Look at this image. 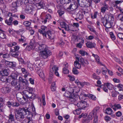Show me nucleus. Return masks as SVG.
Instances as JSON below:
<instances>
[{
  "instance_id": "f257e3e1",
  "label": "nucleus",
  "mask_w": 123,
  "mask_h": 123,
  "mask_svg": "<svg viewBox=\"0 0 123 123\" xmlns=\"http://www.w3.org/2000/svg\"><path fill=\"white\" fill-rule=\"evenodd\" d=\"M36 49L37 50H42L40 52L39 55L42 58L45 59L51 55L50 51L48 49L46 45L43 44L35 43Z\"/></svg>"
},
{
  "instance_id": "f03ea898",
  "label": "nucleus",
  "mask_w": 123,
  "mask_h": 123,
  "mask_svg": "<svg viewBox=\"0 0 123 123\" xmlns=\"http://www.w3.org/2000/svg\"><path fill=\"white\" fill-rule=\"evenodd\" d=\"M114 20V18L113 15L112 14H110L108 16V18L105 20V22L104 26L107 28H111Z\"/></svg>"
},
{
  "instance_id": "7ed1b4c3",
  "label": "nucleus",
  "mask_w": 123,
  "mask_h": 123,
  "mask_svg": "<svg viewBox=\"0 0 123 123\" xmlns=\"http://www.w3.org/2000/svg\"><path fill=\"white\" fill-rule=\"evenodd\" d=\"M25 108H21L20 110H18L17 113L16 114L15 117L17 120L18 121L22 120L24 118V115H25V112L23 110Z\"/></svg>"
},
{
  "instance_id": "20e7f679",
  "label": "nucleus",
  "mask_w": 123,
  "mask_h": 123,
  "mask_svg": "<svg viewBox=\"0 0 123 123\" xmlns=\"http://www.w3.org/2000/svg\"><path fill=\"white\" fill-rule=\"evenodd\" d=\"M19 49V47L18 45L10 48V52L11 56L14 57H17L20 53L18 51Z\"/></svg>"
},
{
  "instance_id": "39448f33",
  "label": "nucleus",
  "mask_w": 123,
  "mask_h": 123,
  "mask_svg": "<svg viewBox=\"0 0 123 123\" xmlns=\"http://www.w3.org/2000/svg\"><path fill=\"white\" fill-rule=\"evenodd\" d=\"M71 102H74V105H77L80 108H84L87 106V103L86 101L84 100H80L79 102L77 103V100H72Z\"/></svg>"
},
{
  "instance_id": "423d86ee",
  "label": "nucleus",
  "mask_w": 123,
  "mask_h": 123,
  "mask_svg": "<svg viewBox=\"0 0 123 123\" xmlns=\"http://www.w3.org/2000/svg\"><path fill=\"white\" fill-rule=\"evenodd\" d=\"M41 29L38 30V32L42 34L43 37L46 38L47 37L46 35L49 32L48 31L47 27L44 25H42L41 26Z\"/></svg>"
},
{
  "instance_id": "0eeeda50",
  "label": "nucleus",
  "mask_w": 123,
  "mask_h": 123,
  "mask_svg": "<svg viewBox=\"0 0 123 123\" xmlns=\"http://www.w3.org/2000/svg\"><path fill=\"white\" fill-rule=\"evenodd\" d=\"M50 72L52 74L54 73L58 77L59 76V74L57 71L58 70V68L55 65L53 66L50 65Z\"/></svg>"
},
{
  "instance_id": "6e6552de",
  "label": "nucleus",
  "mask_w": 123,
  "mask_h": 123,
  "mask_svg": "<svg viewBox=\"0 0 123 123\" xmlns=\"http://www.w3.org/2000/svg\"><path fill=\"white\" fill-rule=\"evenodd\" d=\"M64 95L66 97L69 98L70 99H74L75 100L77 99L76 98L77 96V94L75 95V94H74L72 92H70L68 91H66L64 94Z\"/></svg>"
},
{
  "instance_id": "1a4fd4ad",
  "label": "nucleus",
  "mask_w": 123,
  "mask_h": 123,
  "mask_svg": "<svg viewBox=\"0 0 123 123\" xmlns=\"http://www.w3.org/2000/svg\"><path fill=\"white\" fill-rule=\"evenodd\" d=\"M77 2L79 5L81 7H84L86 4L90 3L89 0H77Z\"/></svg>"
},
{
  "instance_id": "9d476101",
  "label": "nucleus",
  "mask_w": 123,
  "mask_h": 123,
  "mask_svg": "<svg viewBox=\"0 0 123 123\" xmlns=\"http://www.w3.org/2000/svg\"><path fill=\"white\" fill-rule=\"evenodd\" d=\"M11 84L12 86L14 87L15 88H16L17 89L19 90L21 89V87L20 85V83L18 81H17V80H12L11 82ZM22 88H21V89Z\"/></svg>"
},
{
  "instance_id": "9b49d317",
  "label": "nucleus",
  "mask_w": 123,
  "mask_h": 123,
  "mask_svg": "<svg viewBox=\"0 0 123 123\" xmlns=\"http://www.w3.org/2000/svg\"><path fill=\"white\" fill-rule=\"evenodd\" d=\"M23 110L25 112V115H27V118L29 119V120L32 121V118L33 117V113L31 112H30L28 110V109H23Z\"/></svg>"
},
{
  "instance_id": "f8f14e48",
  "label": "nucleus",
  "mask_w": 123,
  "mask_h": 123,
  "mask_svg": "<svg viewBox=\"0 0 123 123\" xmlns=\"http://www.w3.org/2000/svg\"><path fill=\"white\" fill-rule=\"evenodd\" d=\"M33 6L31 5H29L26 6L25 10V12L28 14H33Z\"/></svg>"
},
{
  "instance_id": "ddd939ff",
  "label": "nucleus",
  "mask_w": 123,
  "mask_h": 123,
  "mask_svg": "<svg viewBox=\"0 0 123 123\" xmlns=\"http://www.w3.org/2000/svg\"><path fill=\"white\" fill-rule=\"evenodd\" d=\"M35 49H36L35 43H34L31 41L29 45L27 46L26 48V50L28 51L33 50Z\"/></svg>"
},
{
  "instance_id": "4468645a",
  "label": "nucleus",
  "mask_w": 123,
  "mask_h": 123,
  "mask_svg": "<svg viewBox=\"0 0 123 123\" xmlns=\"http://www.w3.org/2000/svg\"><path fill=\"white\" fill-rule=\"evenodd\" d=\"M19 68L21 69V71L22 73L25 74L24 76V77L25 78L28 76H30V74L27 71V70H26L24 68H22L21 66H19Z\"/></svg>"
},
{
  "instance_id": "2eb2a0df",
  "label": "nucleus",
  "mask_w": 123,
  "mask_h": 123,
  "mask_svg": "<svg viewBox=\"0 0 123 123\" xmlns=\"http://www.w3.org/2000/svg\"><path fill=\"white\" fill-rule=\"evenodd\" d=\"M23 92L25 96L28 98H30L32 99H35L34 98H33L32 92H29V91H24Z\"/></svg>"
},
{
  "instance_id": "dca6fc26",
  "label": "nucleus",
  "mask_w": 123,
  "mask_h": 123,
  "mask_svg": "<svg viewBox=\"0 0 123 123\" xmlns=\"http://www.w3.org/2000/svg\"><path fill=\"white\" fill-rule=\"evenodd\" d=\"M75 58L76 60L74 62V65L75 67L77 68H80L81 67V64L79 63V62L80 61L79 57L76 56Z\"/></svg>"
},
{
  "instance_id": "f3484780",
  "label": "nucleus",
  "mask_w": 123,
  "mask_h": 123,
  "mask_svg": "<svg viewBox=\"0 0 123 123\" xmlns=\"http://www.w3.org/2000/svg\"><path fill=\"white\" fill-rule=\"evenodd\" d=\"M9 71L7 69H3L0 72V75L1 76H7L8 74Z\"/></svg>"
},
{
  "instance_id": "a211bd4d",
  "label": "nucleus",
  "mask_w": 123,
  "mask_h": 123,
  "mask_svg": "<svg viewBox=\"0 0 123 123\" xmlns=\"http://www.w3.org/2000/svg\"><path fill=\"white\" fill-rule=\"evenodd\" d=\"M17 6L15 2L12 3L11 6V11L15 13L17 11Z\"/></svg>"
},
{
  "instance_id": "6ab92c4d",
  "label": "nucleus",
  "mask_w": 123,
  "mask_h": 123,
  "mask_svg": "<svg viewBox=\"0 0 123 123\" xmlns=\"http://www.w3.org/2000/svg\"><path fill=\"white\" fill-rule=\"evenodd\" d=\"M86 45L87 47L90 48H92L95 47V43L91 42H88L86 43Z\"/></svg>"
},
{
  "instance_id": "aec40b11",
  "label": "nucleus",
  "mask_w": 123,
  "mask_h": 123,
  "mask_svg": "<svg viewBox=\"0 0 123 123\" xmlns=\"http://www.w3.org/2000/svg\"><path fill=\"white\" fill-rule=\"evenodd\" d=\"M37 6L39 9L43 8L45 9L46 8V7L45 6V4L43 1H41L39 3H37L36 4Z\"/></svg>"
},
{
  "instance_id": "412c9836",
  "label": "nucleus",
  "mask_w": 123,
  "mask_h": 123,
  "mask_svg": "<svg viewBox=\"0 0 123 123\" xmlns=\"http://www.w3.org/2000/svg\"><path fill=\"white\" fill-rule=\"evenodd\" d=\"M47 35H48V38L51 40H53L55 38V34L50 31L48 32Z\"/></svg>"
},
{
  "instance_id": "4be33fe9",
  "label": "nucleus",
  "mask_w": 123,
  "mask_h": 123,
  "mask_svg": "<svg viewBox=\"0 0 123 123\" xmlns=\"http://www.w3.org/2000/svg\"><path fill=\"white\" fill-rule=\"evenodd\" d=\"M65 30L67 31H74L73 26L71 25H67V26L65 27Z\"/></svg>"
},
{
  "instance_id": "5701e85b",
  "label": "nucleus",
  "mask_w": 123,
  "mask_h": 123,
  "mask_svg": "<svg viewBox=\"0 0 123 123\" xmlns=\"http://www.w3.org/2000/svg\"><path fill=\"white\" fill-rule=\"evenodd\" d=\"M19 73L17 72H13L11 74L10 76L13 79H16L19 75Z\"/></svg>"
},
{
  "instance_id": "b1692460",
  "label": "nucleus",
  "mask_w": 123,
  "mask_h": 123,
  "mask_svg": "<svg viewBox=\"0 0 123 123\" xmlns=\"http://www.w3.org/2000/svg\"><path fill=\"white\" fill-rule=\"evenodd\" d=\"M1 91L3 93H6L9 92L10 90L8 87H3L1 88Z\"/></svg>"
},
{
  "instance_id": "393cba45",
  "label": "nucleus",
  "mask_w": 123,
  "mask_h": 123,
  "mask_svg": "<svg viewBox=\"0 0 123 123\" xmlns=\"http://www.w3.org/2000/svg\"><path fill=\"white\" fill-rule=\"evenodd\" d=\"M19 80L20 82H22L24 86H28V83L25 81V79H23L21 77H19Z\"/></svg>"
},
{
  "instance_id": "a878e982",
  "label": "nucleus",
  "mask_w": 123,
  "mask_h": 123,
  "mask_svg": "<svg viewBox=\"0 0 123 123\" xmlns=\"http://www.w3.org/2000/svg\"><path fill=\"white\" fill-rule=\"evenodd\" d=\"M13 21V18L12 17H10L9 19H6L5 20V23L8 25H12V22Z\"/></svg>"
},
{
  "instance_id": "bb28decb",
  "label": "nucleus",
  "mask_w": 123,
  "mask_h": 123,
  "mask_svg": "<svg viewBox=\"0 0 123 123\" xmlns=\"http://www.w3.org/2000/svg\"><path fill=\"white\" fill-rule=\"evenodd\" d=\"M52 18L51 15L49 14H47L45 16V19L44 20V24H45L47 21L49 22Z\"/></svg>"
},
{
  "instance_id": "cd10ccee",
  "label": "nucleus",
  "mask_w": 123,
  "mask_h": 123,
  "mask_svg": "<svg viewBox=\"0 0 123 123\" xmlns=\"http://www.w3.org/2000/svg\"><path fill=\"white\" fill-rule=\"evenodd\" d=\"M4 105V102L3 100H0V112H3L4 111L3 107Z\"/></svg>"
},
{
  "instance_id": "c85d7f7f",
  "label": "nucleus",
  "mask_w": 123,
  "mask_h": 123,
  "mask_svg": "<svg viewBox=\"0 0 123 123\" xmlns=\"http://www.w3.org/2000/svg\"><path fill=\"white\" fill-rule=\"evenodd\" d=\"M111 107L113 108V109L114 111L116 110V109H119L121 108V106L120 104H115L114 105H112Z\"/></svg>"
},
{
  "instance_id": "c756f323",
  "label": "nucleus",
  "mask_w": 123,
  "mask_h": 123,
  "mask_svg": "<svg viewBox=\"0 0 123 123\" xmlns=\"http://www.w3.org/2000/svg\"><path fill=\"white\" fill-rule=\"evenodd\" d=\"M105 113L108 115H111L112 114L113 111L110 108H107L105 110Z\"/></svg>"
},
{
  "instance_id": "7c9ffc66",
  "label": "nucleus",
  "mask_w": 123,
  "mask_h": 123,
  "mask_svg": "<svg viewBox=\"0 0 123 123\" xmlns=\"http://www.w3.org/2000/svg\"><path fill=\"white\" fill-rule=\"evenodd\" d=\"M97 114L94 113L92 111L90 112L89 114V115L88 117L90 118V119L91 120L94 118L95 116H97Z\"/></svg>"
},
{
  "instance_id": "2f4dec72",
  "label": "nucleus",
  "mask_w": 123,
  "mask_h": 123,
  "mask_svg": "<svg viewBox=\"0 0 123 123\" xmlns=\"http://www.w3.org/2000/svg\"><path fill=\"white\" fill-rule=\"evenodd\" d=\"M8 122L12 123V121H14V116L12 114H10L8 116Z\"/></svg>"
},
{
  "instance_id": "473e14b6",
  "label": "nucleus",
  "mask_w": 123,
  "mask_h": 123,
  "mask_svg": "<svg viewBox=\"0 0 123 123\" xmlns=\"http://www.w3.org/2000/svg\"><path fill=\"white\" fill-rule=\"evenodd\" d=\"M21 38L18 39V41L20 43H25L26 39V38L23 36H21Z\"/></svg>"
},
{
  "instance_id": "72a5a7b5",
  "label": "nucleus",
  "mask_w": 123,
  "mask_h": 123,
  "mask_svg": "<svg viewBox=\"0 0 123 123\" xmlns=\"http://www.w3.org/2000/svg\"><path fill=\"white\" fill-rule=\"evenodd\" d=\"M84 42V40L83 39H82L80 42L77 44L76 47H77L81 48L83 45V44Z\"/></svg>"
},
{
  "instance_id": "f704fd0d",
  "label": "nucleus",
  "mask_w": 123,
  "mask_h": 123,
  "mask_svg": "<svg viewBox=\"0 0 123 123\" xmlns=\"http://www.w3.org/2000/svg\"><path fill=\"white\" fill-rule=\"evenodd\" d=\"M87 97V94H81L79 96V98L80 100H85L86 99V97Z\"/></svg>"
},
{
  "instance_id": "c9c22d12",
  "label": "nucleus",
  "mask_w": 123,
  "mask_h": 123,
  "mask_svg": "<svg viewBox=\"0 0 123 123\" xmlns=\"http://www.w3.org/2000/svg\"><path fill=\"white\" fill-rule=\"evenodd\" d=\"M92 56L95 57L96 62L98 63H100V62L99 61V56L97 55H95L93 54H92Z\"/></svg>"
},
{
  "instance_id": "e433bc0d",
  "label": "nucleus",
  "mask_w": 123,
  "mask_h": 123,
  "mask_svg": "<svg viewBox=\"0 0 123 123\" xmlns=\"http://www.w3.org/2000/svg\"><path fill=\"white\" fill-rule=\"evenodd\" d=\"M56 86L55 83L54 82H53L51 86V90L52 91H54L56 90Z\"/></svg>"
},
{
  "instance_id": "4c0bfd02",
  "label": "nucleus",
  "mask_w": 123,
  "mask_h": 123,
  "mask_svg": "<svg viewBox=\"0 0 123 123\" xmlns=\"http://www.w3.org/2000/svg\"><path fill=\"white\" fill-rule=\"evenodd\" d=\"M73 89V91H72V93L74 94L75 93L78 92L80 90V89L79 88L75 87H74V88Z\"/></svg>"
},
{
  "instance_id": "58836bf2",
  "label": "nucleus",
  "mask_w": 123,
  "mask_h": 123,
  "mask_svg": "<svg viewBox=\"0 0 123 123\" xmlns=\"http://www.w3.org/2000/svg\"><path fill=\"white\" fill-rule=\"evenodd\" d=\"M106 86L107 88L110 90H112L114 89V86L113 85L111 84L107 83L106 84Z\"/></svg>"
},
{
  "instance_id": "ea45409f",
  "label": "nucleus",
  "mask_w": 123,
  "mask_h": 123,
  "mask_svg": "<svg viewBox=\"0 0 123 123\" xmlns=\"http://www.w3.org/2000/svg\"><path fill=\"white\" fill-rule=\"evenodd\" d=\"M79 53L82 56H84L85 55H88V53L82 50H80Z\"/></svg>"
},
{
  "instance_id": "a19ab883",
  "label": "nucleus",
  "mask_w": 123,
  "mask_h": 123,
  "mask_svg": "<svg viewBox=\"0 0 123 123\" xmlns=\"http://www.w3.org/2000/svg\"><path fill=\"white\" fill-rule=\"evenodd\" d=\"M87 97L92 100H96V97L94 95L92 94H87Z\"/></svg>"
},
{
  "instance_id": "79ce46f5",
  "label": "nucleus",
  "mask_w": 123,
  "mask_h": 123,
  "mask_svg": "<svg viewBox=\"0 0 123 123\" xmlns=\"http://www.w3.org/2000/svg\"><path fill=\"white\" fill-rule=\"evenodd\" d=\"M77 18H75V20L77 21V19H79L80 20L82 19L83 18V16L82 14L78 13L77 15Z\"/></svg>"
},
{
  "instance_id": "37998d69",
  "label": "nucleus",
  "mask_w": 123,
  "mask_h": 123,
  "mask_svg": "<svg viewBox=\"0 0 123 123\" xmlns=\"http://www.w3.org/2000/svg\"><path fill=\"white\" fill-rule=\"evenodd\" d=\"M50 73L49 74V77L48 78V80H49V83H50L51 82L52 80L53 77V74H51Z\"/></svg>"
},
{
  "instance_id": "c03bdc74",
  "label": "nucleus",
  "mask_w": 123,
  "mask_h": 123,
  "mask_svg": "<svg viewBox=\"0 0 123 123\" xmlns=\"http://www.w3.org/2000/svg\"><path fill=\"white\" fill-rule=\"evenodd\" d=\"M91 120L90 118L88 117L86 119H83L82 121L83 123H89Z\"/></svg>"
},
{
  "instance_id": "a18cd8bd",
  "label": "nucleus",
  "mask_w": 123,
  "mask_h": 123,
  "mask_svg": "<svg viewBox=\"0 0 123 123\" xmlns=\"http://www.w3.org/2000/svg\"><path fill=\"white\" fill-rule=\"evenodd\" d=\"M118 19L121 21H123V14H119L117 16Z\"/></svg>"
},
{
  "instance_id": "49530a36",
  "label": "nucleus",
  "mask_w": 123,
  "mask_h": 123,
  "mask_svg": "<svg viewBox=\"0 0 123 123\" xmlns=\"http://www.w3.org/2000/svg\"><path fill=\"white\" fill-rule=\"evenodd\" d=\"M23 89H26L28 90L29 91V92H32L33 91L32 88L28 86H24L23 88Z\"/></svg>"
},
{
  "instance_id": "de8ad7c7",
  "label": "nucleus",
  "mask_w": 123,
  "mask_h": 123,
  "mask_svg": "<svg viewBox=\"0 0 123 123\" xmlns=\"http://www.w3.org/2000/svg\"><path fill=\"white\" fill-rule=\"evenodd\" d=\"M27 66L30 70H32L33 69V65L31 63H28L27 64Z\"/></svg>"
},
{
  "instance_id": "09e8293b",
  "label": "nucleus",
  "mask_w": 123,
  "mask_h": 123,
  "mask_svg": "<svg viewBox=\"0 0 123 123\" xmlns=\"http://www.w3.org/2000/svg\"><path fill=\"white\" fill-rule=\"evenodd\" d=\"M16 66V63L14 62H11L9 67L11 68H14Z\"/></svg>"
},
{
  "instance_id": "8fccbe9b",
  "label": "nucleus",
  "mask_w": 123,
  "mask_h": 123,
  "mask_svg": "<svg viewBox=\"0 0 123 123\" xmlns=\"http://www.w3.org/2000/svg\"><path fill=\"white\" fill-rule=\"evenodd\" d=\"M60 25L61 27L63 28H64L65 29V27L67 26V25L64 22H60Z\"/></svg>"
},
{
  "instance_id": "3c124183",
  "label": "nucleus",
  "mask_w": 123,
  "mask_h": 123,
  "mask_svg": "<svg viewBox=\"0 0 123 123\" xmlns=\"http://www.w3.org/2000/svg\"><path fill=\"white\" fill-rule=\"evenodd\" d=\"M110 37L111 39L113 40H115L116 39V37L114 34L113 32H111L109 33Z\"/></svg>"
},
{
  "instance_id": "603ef678",
  "label": "nucleus",
  "mask_w": 123,
  "mask_h": 123,
  "mask_svg": "<svg viewBox=\"0 0 123 123\" xmlns=\"http://www.w3.org/2000/svg\"><path fill=\"white\" fill-rule=\"evenodd\" d=\"M61 3L67 4L71 2V0H60Z\"/></svg>"
},
{
  "instance_id": "864d4df0",
  "label": "nucleus",
  "mask_w": 123,
  "mask_h": 123,
  "mask_svg": "<svg viewBox=\"0 0 123 123\" xmlns=\"http://www.w3.org/2000/svg\"><path fill=\"white\" fill-rule=\"evenodd\" d=\"M23 122L24 123H33L32 121H30L29 119L27 118L23 121Z\"/></svg>"
},
{
  "instance_id": "5fc2aeb1",
  "label": "nucleus",
  "mask_w": 123,
  "mask_h": 123,
  "mask_svg": "<svg viewBox=\"0 0 123 123\" xmlns=\"http://www.w3.org/2000/svg\"><path fill=\"white\" fill-rule=\"evenodd\" d=\"M31 24V23L28 21H24L23 22L24 25L26 26H29Z\"/></svg>"
},
{
  "instance_id": "6e6d98bb",
  "label": "nucleus",
  "mask_w": 123,
  "mask_h": 123,
  "mask_svg": "<svg viewBox=\"0 0 123 123\" xmlns=\"http://www.w3.org/2000/svg\"><path fill=\"white\" fill-rule=\"evenodd\" d=\"M111 118L110 117L108 116H106L105 117V120L106 122H108L110 121L111 120Z\"/></svg>"
},
{
  "instance_id": "4d7b16f0",
  "label": "nucleus",
  "mask_w": 123,
  "mask_h": 123,
  "mask_svg": "<svg viewBox=\"0 0 123 123\" xmlns=\"http://www.w3.org/2000/svg\"><path fill=\"white\" fill-rule=\"evenodd\" d=\"M0 37L2 39H5L6 38V35L3 32L0 33Z\"/></svg>"
},
{
  "instance_id": "13d9d810",
  "label": "nucleus",
  "mask_w": 123,
  "mask_h": 123,
  "mask_svg": "<svg viewBox=\"0 0 123 123\" xmlns=\"http://www.w3.org/2000/svg\"><path fill=\"white\" fill-rule=\"evenodd\" d=\"M80 61L79 62H80V63L81 64V65H83V66H84V62H85V61L84 60V59L82 57H81L80 59Z\"/></svg>"
},
{
  "instance_id": "bf43d9fd",
  "label": "nucleus",
  "mask_w": 123,
  "mask_h": 123,
  "mask_svg": "<svg viewBox=\"0 0 123 123\" xmlns=\"http://www.w3.org/2000/svg\"><path fill=\"white\" fill-rule=\"evenodd\" d=\"M98 118L97 115L94 117L93 123H98Z\"/></svg>"
},
{
  "instance_id": "052dcab7",
  "label": "nucleus",
  "mask_w": 123,
  "mask_h": 123,
  "mask_svg": "<svg viewBox=\"0 0 123 123\" xmlns=\"http://www.w3.org/2000/svg\"><path fill=\"white\" fill-rule=\"evenodd\" d=\"M80 111L79 110L76 109L73 111V113L74 114L79 115L80 114Z\"/></svg>"
},
{
  "instance_id": "680f3d73",
  "label": "nucleus",
  "mask_w": 123,
  "mask_h": 123,
  "mask_svg": "<svg viewBox=\"0 0 123 123\" xmlns=\"http://www.w3.org/2000/svg\"><path fill=\"white\" fill-rule=\"evenodd\" d=\"M117 36L119 39L123 40V34L122 33H119L117 34Z\"/></svg>"
},
{
  "instance_id": "e2e57ef3",
  "label": "nucleus",
  "mask_w": 123,
  "mask_h": 123,
  "mask_svg": "<svg viewBox=\"0 0 123 123\" xmlns=\"http://www.w3.org/2000/svg\"><path fill=\"white\" fill-rule=\"evenodd\" d=\"M92 77L94 79L97 80L99 79H100V77L98 76L95 73L93 74Z\"/></svg>"
},
{
  "instance_id": "0e129e2a",
  "label": "nucleus",
  "mask_w": 123,
  "mask_h": 123,
  "mask_svg": "<svg viewBox=\"0 0 123 123\" xmlns=\"http://www.w3.org/2000/svg\"><path fill=\"white\" fill-rule=\"evenodd\" d=\"M15 2L18 7L21 6V5L22 2V1L20 0H18L16 2Z\"/></svg>"
},
{
  "instance_id": "69168bd1",
  "label": "nucleus",
  "mask_w": 123,
  "mask_h": 123,
  "mask_svg": "<svg viewBox=\"0 0 123 123\" xmlns=\"http://www.w3.org/2000/svg\"><path fill=\"white\" fill-rule=\"evenodd\" d=\"M63 72L64 74H67L68 73L69 71L68 68L64 67L63 68Z\"/></svg>"
},
{
  "instance_id": "338daca9",
  "label": "nucleus",
  "mask_w": 123,
  "mask_h": 123,
  "mask_svg": "<svg viewBox=\"0 0 123 123\" xmlns=\"http://www.w3.org/2000/svg\"><path fill=\"white\" fill-rule=\"evenodd\" d=\"M107 18H106L105 17H102L101 18V22L103 24V25H104V24H105V20Z\"/></svg>"
},
{
  "instance_id": "774afa93",
  "label": "nucleus",
  "mask_w": 123,
  "mask_h": 123,
  "mask_svg": "<svg viewBox=\"0 0 123 123\" xmlns=\"http://www.w3.org/2000/svg\"><path fill=\"white\" fill-rule=\"evenodd\" d=\"M72 72L73 73L75 74H77L79 73L77 69L75 68H73Z\"/></svg>"
}]
</instances>
